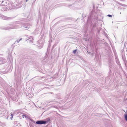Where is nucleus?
Returning a JSON list of instances; mask_svg holds the SVG:
<instances>
[{
	"instance_id": "7",
	"label": "nucleus",
	"mask_w": 127,
	"mask_h": 127,
	"mask_svg": "<svg viewBox=\"0 0 127 127\" xmlns=\"http://www.w3.org/2000/svg\"><path fill=\"white\" fill-rule=\"evenodd\" d=\"M34 105L36 106V105H35V104H34Z\"/></svg>"
},
{
	"instance_id": "5",
	"label": "nucleus",
	"mask_w": 127,
	"mask_h": 127,
	"mask_svg": "<svg viewBox=\"0 0 127 127\" xmlns=\"http://www.w3.org/2000/svg\"><path fill=\"white\" fill-rule=\"evenodd\" d=\"M108 16L109 17H112V16L111 15H108Z\"/></svg>"
},
{
	"instance_id": "2",
	"label": "nucleus",
	"mask_w": 127,
	"mask_h": 127,
	"mask_svg": "<svg viewBox=\"0 0 127 127\" xmlns=\"http://www.w3.org/2000/svg\"><path fill=\"white\" fill-rule=\"evenodd\" d=\"M125 118L126 120L127 121V114H125Z\"/></svg>"
},
{
	"instance_id": "1",
	"label": "nucleus",
	"mask_w": 127,
	"mask_h": 127,
	"mask_svg": "<svg viewBox=\"0 0 127 127\" xmlns=\"http://www.w3.org/2000/svg\"><path fill=\"white\" fill-rule=\"evenodd\" d=\"M46 121H45L43 120H40L37 121L36 123L38 124H45L47 123Z\"/></svg>"
},
{
	"instance_id": "6",
	"label": "nucleus",
	"mask_w": 127,
	"mask_h": 127,
	"mask_svg": "<svg viewBox=\"0 0 127 127\" xmlns=\"http://www.w3.org/2000/svg\"><path fill=\"white\" fill-rule=\"evenodd\" d=\"M11 116H12V118H11V119L12 120V118H13V115L11 114Z\"/></svg>"
},
{
	"instance_id": "4",
	"label": "nucleus",
	"mask_w": 127,
	"mask_h": 127,
	"mask_svg": "<svg viewBox=\"0 0 127 127\" xmlns=\"http://www.w3.org/2000/svg\"><path fill=\"white\" fill-rule=\"evenodd\" d=\"M76 50H73V52L75 54L76 53Z\"/></svg>"
},
{
	"instance_id": "3",
	"label": "nucleus",
	"mask_w": 127,
	"mask_h": 127,
	"mask_svg": "<svg viewBox=\"0 0 127 127\" xmlns=\"http://www.w3.org/2000/svg\"><path fill=\"white\" fill-rule=\"evenodd\" d=\"M22 117L23 118H26V116L25 115H22Z\"/></svg>"
}]
</instances>
